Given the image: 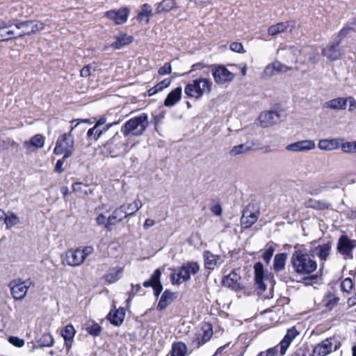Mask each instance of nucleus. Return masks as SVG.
<instances>
[{"mask_svg":"<svg viewBox=\"0 0 356 356\" xmlns=\"http://www.w3.org/2000/svg\"><path fill=\"white\" fill-rule=\"evenodd\" d=\"M212 89V82L207 78H198L186 84L184 93L188 97L200 99L204 94H209Z\"/></svg>","mask_w":356,"mask_h":356,"instance_id":"nucleus-4","label":"nucleus"},{"mask_svg":"<svg viewBox=\"0 0 356 356\" xmlns=\"http://www.w3.org/2000/svg\"><path fill=\"white\" fill-rule=\"evenodd\" d=\"M330 243L318 245L310 249L309 253L312 257L317 256L324 263L328 258L331 252Z\"/></svg>","mask_w":356,"mask_h":356,"instance_id":"nucleus-19","label":"nucleus"},{"mask_svg":"<svg viewBox=\"0 0 356 356\" xmlns=\"http://www.w3.org/2000/svg\"><path fill=\"white\" fill-rule=\"evenodd\" d=\"M88 332L94 336H97L101 332V327L97 324L92 325L87 327Z\"/></svg>","mask_w":356,"mask_h":356,"instance_id":"nucleus-61","label":"nucleus"},{"mask_svg":"<svg viewBox=\"0 0 356 356\" xmlns=\"http://www.w3.org/2000/svg\"><path fill=\"white\" fill-rule=\"evenodd\" d=\"M54 341L51 334L45 333L42 335L38 341L40 347H51L54 345Z\"/></svg>","mask_w":356,"mask_h":356,"instance_id":"nucleus-45","label":"nucleus"},{"mask_svg":"<svg viewBox=\"0 0 356 356\" xmlns=\"http://www.w3.org/2000/svg\"><path fill=\"white\" fill-rule=\"evenodd\" d=\"M356 246V241L342 235L338 241L337 249L341 254L349 256Z\"/></svg>","mask_w":356,"mask_h":356,"instance_id":"nucleus-21","label":"nucleus"},{"mask_svg":"<svg viewBox=\"0 0 356 356\" xmlns=\"http://www.w3.org/2000/svg\"><path fill=\"white\" fill-rule=\"evenodd\" d=\"M149 125L148 117L146 113H141L127 120L121 129L123 135L127 136H141Z\"/></svg>","mask_w":356,"mask_h":356,"instance_id":"nucleus-3","label":"nucleus"},{"mask_svg":"<svg viewBox=\"0 0 356 356\" xmlns=\"http://www.w3.org/2000/svg\"><path fill=\"white\" fill-rule=\"evenodd\" d=\"M122 273V268H113L105 275L104 278L107 282L112 284L120 279Z\"/></svg>","mask_w":356,"mask_h":356,"instance_id":"nucleus-42","label":"nucleus"},{"mask_svg":"<svg viewBox=\"0 0 356 356\" xmlns=\"http://www.w3.org/2000/svg\"><path fill=\"white\" fill-rule=\"evenodd\" d=\"M113 124L114 123H110L95 129V140H97L103 134L106 133Z\"/></svg>","mask_w":356,"mask_h":356,"instance_id":"nucleus-56","label":"nucleus"},{"mask_svg":"<svg viewBox=\"0 0 356 356\" xmlns=\"http://www.w3.org/2000/svg\"><path fill=\"white\" fill-rule=\"evenodd\" d=\"M286 258V254L285 253H280L275 255L273 260V269L276 272H280L284 268Z\"/></svg>","mask_w":356,"mask_h":356,"instance_id":"nucleus-40","label":"nucleus"},{"mask_svg":"<svg viewBox=\"0 0 356 356\" xmlns=\"http://www.w3.org/2000/svg\"><path fill=\"white\" fill-rule=\"evenodd\" d=\"M44 138L41 134H36L33 136L29 140H26L23 143L24 147L28 152H32L33 147L42 148L44 146Z\"/></svg>","mask_w":356,"mask_h":356,"instance_id":"nucleus-26","label":"nucleus"},{"mask_svg":"<svg viewBox=\"0 0 356 356\" xmlns=\"http://www.w3.org/2000/svg\"><path fill=\"white\" fill-rule=\"evenodd\" d=\"M182 88L181 87H177L172 90L166 97L164 100L163 105L166 107L174 106L181 98Z\"/></svg>","mask_w":356,"mask_h":356,"instance_id":"nucleus-27","label":"nucleus"},{"mask_svg":"<svg viewBox=\"0 0 356 356\" xmlns=\"http://www.w3.org/2000/svg\"><path fill=\"white\" fill-rule=\"evenodd\" d=\"M171 82H172L171 78H167V79H163V81H160L156 86L151 88L148 90L149 95L152 96V95L156 94L159 92L162 91L163 89L170 86Z\"/></svg>","mask_w":356,"mask_h":356,"instance_id":"nucleus-41","label":"nucleus"},{"mask_svg":"<svg viewBox=\"0 0 356 356\" xmlns=\"http://www.w3.org/2000/svg\"><path fill=\"white\" fill-rule=\"evenodd\" d=\"M211 72L214 81L217 84H224L230 82L235 77L234 73L229 72L225 67L221 65L213 67Z\"/></svg>","mask_w":356,"mask_h":356,"instance_id":"nucleus-9","label":"nucleus"},{"mask_svg":"<svg viewBox=\"0 0 356 356\" xmlns=\"http://www.w3.org/2000/svg\"><path fill=\"white\" fill-rule=\"evenodd\" d=\"M122 206L127 218H128L134 216L143 207V203L140 200L136 199L132 203H125Z\"/></svg>","mask_w":356,"mask_h":356,"instance_id":"nucleus-31","label":"nucleus"},{"mask_svg":"<svg viewBox=\"0 0 356 356\" xmlns=\"http://www.w3.org/2000/svg\"><path fill=\"white\" fill-rule=\"evenodd\" d=\"M76 122L74 126H72L70 130L67 133L60 135L56 143V146L54 149V153L57 155H63V159L70 157L74 152V139L72 132L78 127L81 122L88 123V120H74L71 123Z\"/></svg>","mask_w":356,"mask_h":356,"instance_id":"nucleus-2","label":"nucleus"},{"mask_svg":"<svg viewBox=\"0 0 356 356\" xmlns=\"http://www.w3.org/2000/svg\"><path fill=\"white\" fill-rule=\"evenodd\" d=\"M188 348L183 342H177L172 344L170 356H186Z\"/></svg>","mask_w":356,"mask_h":356,"instance_id":"nucleus-39","label":"nucleus"},{"mask_svg":"<svg viewBox=\"0 0 356 356\" xmlns=\"http://www.w3.org/2000/svg\"><path fill=\"white\" fill-rule=\"evenodd\" d=\"M341 150L345 153L356 152V141L342 143L340 141Z\"/></svg>","mask_w":356,"mask_h":356,"instance_id":"nucleus-49","label":"nucleus"},{"mask_svg":"<svg viewBox=\"0 0 356 356\" xmlns=\"http://www.w3.org/2000/svg\"><path fill=\"white\" fill-rule=\"evenodd\" d=\"M243 47L241 43L239 42H232L230 44V49L233 51L240 53L242 51Z\"/></svg>","mask_w":356,"mask_h":356,"instance_id":"nucleus-63","label":"nucleus"},{"mask_svg":"<svg viewBox=\"0 0 356 356\" xmlns=\"http://www.w3.org/2000/svg\"><path fill=\"white\" fill-rule=\"evenodd\" d=\"M95 71V68L91 65L84 66L81 70V76L82 77H88L91 74V72Z\"/></svg>","mask_w":356,"mask_h":356,"instance_id":"nucleus-60","label":"nucleus"},{"mask_svg":"<svg viewBox=\"0 0 356 356\" xmlns=\"http://www.w3.org/2000/svg\"><path fill=\"white\" fill-rule=\"evenodd\" d=\"M341 288L343 292L350 293L353 288V282L352 279L349 277L344 279L341 284Z\"/></svg>","mask_w":356,"mask_h":356,"instance_id":"nucleus-51","label":"nucleus"},{"mask_svg":"<svg viewBox=\"0 0 356 356\" xmlns=\"http://www.w3.org/2000/svg\"><path fill=\"white\" fill-rule=\"evenodd\" d=\"M172 72L171 65L169 63H165L163 66L161 67L158 73L159 75L170 74Z\"/></svg>","mask_w":356,"mask_h":356,"instance_id":"nucleus-59","label":"nucleus"},{"mask_svg":"<svg viewBox=\"0 0 356 356\" xmlns=\"http://www.w3.org/2000/svg\"><path fill=\"white\" fill-rule=\"evenodd\" d=\"M185 264L172 270L171 280L173 284L179 285L189 280Z\"/></svg>","mask_w":356,"mask_h":356,"instance_id":"nucleus-23","label":"nucleus"},{"mask_svg":"<svg viewBox=\"0 0 356 356\" xmlns=\"http://www.w3.org/2000/svg\"><path fill=\"white\" fill-rule=\"evenodd\" d=\"M275 248L273 245H268L265 251L262 253L261 257L266 264L270 261V259L274 254Z\"/></svg>","mask_w":356,"mask_h":356,"instance_id":"nucleus-50","label":"nucleus"},{"mask_svg":"<svg viewBox=\"0 0 356 356\" xmlns=\"http://www.w3.org/2000/svg\"><path fill=\"white\" fill-rule=\"evenodd\" d=\"M347 105V99L344 97H338L332 99L325 104L326 108L334 110L345 109Z\"/></svg>","mask_w":356,"mask_h":356,"instance_id":"nucleus-34","label":"nucleus"},{"mask_svg":"<svg viewBox=\"0 0 356 356\" xmlns=\"http://www.w3.org/2000/svg\"><path fill=\"white\" fill-rule=\"evenodd\" d=\"M340 346L341 343L336 338H327L314 346L312 356H326Z\"/></svg>","mask_w":356,"mask_h":356,"instance_id":"nucleus-6","label":"nucleus"},{"mask_svg":"<svg viewBox=\"0 0 356 356\" xmlns=\"http://www.w3.org/2000/svg\"><path fill=\"white\" fill-rule=\"evenodd\" d=\"M29 286V282L22 280V279L13 280L8 284L12 297L15 300H24L27 294Z\"/></svg>","mask_w":356,"mask_h":356,"instance_id":"nucleus-8","label":"nucleus"},{"mask_svg":"<svg viewBox=\"0 0 356 356\" xmlns=\"http://www.w3.org/2000/svg\"><path fill=\"white\" fill-rule=\"evenodd\" d=\"M177 8L175 0H163L156 8V13H168Z\"/></svg>","mask_w":356,"mask_h":356,"instance_id":"nucleus-36","label":"nucleus"},{"mask_svg":"<svg viewBox=\"0 0 356 356\" xmlns=\"http://www.w3.org/2000/svg\"><path fill=\"white\" fill-rule=\"evenodd\" d=\"M175 298V294L168 290H165L162 294L157 305V309L162 311L170 305Z\"/></svg>","mask_w":356,"mask_h":356,"instance_id":"nucleus-33","label":"nucleus"},{"mask_svg":"<svg viewBox=\"0 0 356 356\" xmlns=\"http://www.w3.org/2000/svg\"><path fill=\"white\" fill-rule=\"evenodd\" d=\"M254 280L257 289L261 291H265L266 285L264 283V266L261 262H257L254 266Z\"/></svg>","mask_w":356,"mask_h":356,"instance_id":"nucleus-24","label":"nucleus"},{"mask_svg":"<svg viewBox=\"0 0 356 356\" xmlns=\"http://www.w3.org/2000/svg\"><path fill=\"white\" fill-rule=\"evenodd\" d=\"M258 218V213L250 212L248 209H245L241 218V225L243 228H248L257 222Z\"/></svg>","mask_w":356,"mask_h":356,"instance_id":"nucleus-29","label":"nucleus"},{"mask_svg":"<svg viewBox=\"0 0 356 356\" xmlns=\"http://www.w3.org/2000/svg\"><path fill=\"white\" fill-rule=\"evenodd\" d=\"M152 15V6L148 3H144L141 6V10L138 13L137 19L140 22H145V24H148L149 22V17Z\"/></svg>","mask_w":356,"mask_h":356,"instance_id":"nucleus-35","label":"nucleus"},{"mask_svg":"<svg viewBox=\"0 0 356 356\" xmlns=\"http://www.w3.org/2000/svg\"><path fill=\"white\" fill-rule=\"evenodd\" d=\"M124 316V310L122 308H120L115 311H111L108 314L107 318L112 324L119 326L122 323Z\"/></svg>","mask_w":356,"mask_h":356,"instance_id":"nucleus-30","label":"nucleus"},{"mask_svg":"<svg viewBox=\"0 0 356 356\" xmlns=\"http://www.w3.org/2000/svg\"><path fill=\"white\" fill-rule=\"evenodd\" d=\"M290 27L289 22L277 23L270 26L268 29V33L270 35L275 36L279 33L286 31Z\"/></svg>","mask_w":356,"mask_h":356,"instance_id":"nucleus-37","label":"nucleus"},{"mask_svg":"<svg viewBox=\"0 0 356 356\" xmlns=\"http://www.w3.org/2000/svg\"><path fill=\"white\" fill-rule=\"evenodd\" d=\"M260 125L268 127L281 121V117L278 112L268 111L262 112L259 118Z\"/></svg>","mask_w":356,"mask_h":356,"instance_id":"nucleus-17","label":"nucleus"},{"mask_svg":"<svg viewBox=\"0 0 356 356\" xmlns=\"http://www.w3.org/2000/svg\"><path fill=\"white\" fill-rule=\"evenodd\" d=\"M252 149V147L246 143L232 147L229 150V154L231 156H236L246 154Z\"/></svg>","mask_w":356,"mask_h":356,"instance_id":"nucleus-38","label":"nucleus"},{"mask_svg":"<svg viewBox=\"0 0 356 356\" xmlns=\"http://www.w3.org/2000/svg\"><path fill=\"white\" fill-rule=\"evenodd\" d=\"M94 252L92 246H85L82 249H71L66 251L61 256L62 263L70 266H79L85 259Z\"/></svg>","mask_w":356,"mask_h":356,"instance_id":"nucleus-5","label":"nucleus"},{"mask_svg":"<svg viewBox=\"0 0 356 356\" xmlns=\"http://www.w3.org/2000/svg\"><path fill=\"white\" fill-rule=\"evenodd\" d=\"M341 39H339L335 42L329 43L323 49V56H325L330 61L339 60L343 53V50L339 47Z\"/></svg>","mask_w":356,"mask_h":356,"instance_id":"nucleus-11","label":"nucleus"},{"mask_svg":"<svg viewBox=\"0 0 356 356\" xmlns=\"http://www.w3.org/2000/svg\"><path fill=\"white\" fill-rule=\"evenodd\" d=\"M3 220L7 229H10L19 222V218L13 212L10 213L8 216L5 214Z\"/></svg>","mask_w":356,"mask_h":356,"instance_id":"nucleus-44","label":"nucleus"},{"mask_svg":"<svg viewBox=\"0 0 356 356\" xmlns=\"http://www.w3.org/2000/svg\"><path fill=\"white\" fill-rule=\"evenodd\" d=\"M315 142L312 140H300L286 145V149L293 152H305L314 149Z\"/></svg>","mask_w":356,"mask_h":356,"instance_id":"nucleus-15","label":"nucleus"},{"mask_svg":"<svg viewBox=\"0 0 356 356\" xmlns=\"http://www.w3.org/2000/svg\"><path fill=\"white\" fill-rule=\"evenodd\" d=\"M106 118L102 117V118H99L95 123V126L93 127L90 128L88 131V132H87L88 137L90 138V136L93 134V131H95V129H97L102 126L106 125Z\"/></svg>","mask_w":356,"mask_h":356,"instance_id":"nucleus-52","label":"nucleus"},{"mask_svg":"<svg viewBox=\"0 0 356 356\" xmlns=\"http://www.w3.org/2000/svg\"><path fill=\"white\" fill-rule=\"evenodd\" d=\"M300 334L296 327H292L287 330L286 334L280 341L279 346L280 347V353L284 355L288 348L290 346L293 341Z\"/></svg>","mask_w":356,"mask_h":356,"instance_id":"nucleus-16","label":"nucleus"},{"mask_svg":"<svg viewBox=\"0 0 356 356\" xmlns=\"http://www.w3.org/2000/svg\"><path fill=\"white\" fill-rule=\"evenodd\" d=\"M123 207L121 205L120 207L116 208L112 213L111 216H110L107 219V224L105 225V228L108 231H111L112 228L111 225H115L120 222H122L124 218H127L126 214L123 210Z\"/></svg>","mask_w":356,"mask_h":356,"instance_id":"nucleus-22","label":"nucleus"},{"mask_svg":"<svg viewBox=\"0 0 356 356\" xmlns=\"http://www.w3.org/2000/svg\"><path fill=\"white\" fill-rule=\"evenodd\" d=\"M106 147L111 156H117L127 152L126 147L122 142L121 136L118 134L107 142Z\"/></svg>","mask_w":356,"mask_h":356,"instance_id":"nucleus-10","label":"nucleus"},{"mask_svg":"<svg viewBox=\"0 0 356 356\" xmlns=\"http://www.w3.org/2000/svg\"><path fill=\"white\" fill-rule=\"evenodd\" d=\"M294 356H312L307 346H302L294 353Z\"/></svg>","mask_w":356,"mask_h":356,"instance_id":"nucleus-58","label":"nucleus"},{"mask_svg":"<svg viewBox=\"0 0 356 356\" xmlns=\"http://www.w3.org/2000/svg\"><path fill=\"white\" fill-rule=\"evenodd\" d=\"M275 72V69H274L273 63H272L271 64H270L266 67V68L264 71V74H265V76H272L274 75Z\"/></svg>","mask_w":356,"mask_h":356,"instance_id":"nucleus-62","label":"nucleus"},{"mask_svg":"<svg viewBox=\"0 0 356 356\" xmlns=\"http://www.w3.org/2000/svg\"><path fill=\"white\" fill-rule=\"evenodd\" d=\"M203 258L204 267L209 270H213L218 264L222 263L220 257L214 255L208 250L204 252Z\"/></svg>","mask_w":356,"mask_h":356,"instance_id":"nucleus-28","label":"nucleus"},{"mask_svg":"<svg viewBox=\"0 0 356 356\" xmlns=\"http://www.w3.org/2000/svg\"><path fill=\"white\" fill-rule=\"evenodd\" d=\"M161 270L158 268L154 272L149 280L143 282V286H152L153 288L156 296H158L163 290V286L161 282Z\"/></svg>","mask_w":356,"mask_h":356,"instance_id":"nucleus-18","label":"nucleus"},{"mask_svg":"<svg viewBox=\"0 0 356 356\" xmlns=\"http://www.w3.org/2000/svg\"><path fill=\"white\" fill-rule=\"evenodd\" d=\"M15 27L17 33V37L22 38L42 31L44 28V24L37 20H29L15 24Z\"/></svg>","mask_w":356,"mask_h":356,"instance_id":"nucleus-7","label":"nucleus"},{"mask_svg":"<svg viewBox=\"0 0 356 356\" xmlns=\"http://www.w3.org/2000/svg\"><path fill=\"white\" fill-rule=\"evenodd\" d=\"M131 291H130L129 293V298L128 299V300H129V299L134 296L137 293L140 292V290H141V286L140 284H136V285H134L133 284H131Z\"/></svg>","mask_w":356,"mask_h":356,"instance_id":"nucleus-64","label":"nucleus"},{"mask_svg":"<svg viewBox=\"0 0 356 356\" xmlns=\"http://www.w3.org/2000/svg\"><path fill=\"white\" fill-rule=\"evenodd\" d=\"M187 274L188 275L189 279L191 275H195L200 270V265L195 261H188L185 264Z\"/></svg>","mask_w":356,"mask_h":356,"instance_id":"nucleus-48","label":"nucleus"},{"mask_svg":"<svg viewBox=\"0 0 356 356\" xmlns=\"http://www.w3.org/2000/svg\"><path fill=\"white\" fill-rule=\"evenodd\" d=\"M310 202L312 204L309 206L318 210H324L328 209L331 206V204L325 200H311Z\"/></svg>","mask_w":356,"mask_h":356,"instance_id":"nucleus-47","label":"nucleus"},{"mask_svg":"<svg viewBox=\"0 0 356 356\" xmlns=\"http://www.w3.org/2000/svg\"><path fill=\"white\" fill-rule=\"evenodd\" d=\"M130 10L127 7H123L118 10H111L105 13V16L113 20L116 24H122L128 19Z\"/></svg>","mask_w":356,"mask_h":356,"instance_id":"nucleus-12","label":"nucleus"},{"mask_svg":"<svg viewBox=\"0 0 356 356\" xmlns=\"http://www.w3.org/2000/svg\"><path fill=\"white\" fill-rule=\"evenodd\" d=\"M356 26V19H353L351 22L346 24L343 29L339 32V39L342 40L343 38L346 37L351 31H353Z\"/></svg>","mask_w":356,"mask_h":356,"instance_id":"nucleus-43","label":"nucleus"},{"mask_svg":"<svg viewBox=\"0 0 356 356\" xmlns=\"http://www.w3.org/2000/svg\"><path fill=\"white\" fill-rule=\"evenodd\" d=\"M115 41L112 43L111 46L115 49H121L125 45L131 43L134 38L125 33H119L115 35Z\"/></svg>","mask_w":356,"mask_h":356,"instance_id":"nucleus-32","label":"nucleus"},{"mask_svg":"<svg viewBox=\"0 0 356 356\" xmlns=\"http://www.w3.org/2000/svg\"><path fill=\"white\" fill-rule=\"evenodd\" d=\"M213 335V330L211 325H205L202 329L195 334L193 339V344L194 346L199 348L207 343Z\"/></svg>","mask_w":356,"mask_h":356,"instance_id":"nucleus-13","label":"nucleus"},{"mask_svg":"<svg viewBox=\"0 0 356 356\" xmlns=\"http://www.w3.org/2000/svg\"><path fill=\"white\" fill-rule=\"evenodd\" d=\"M75 334V330L72 325H66L61 331V335L64 338L65 341H71Z\"/></svg>","mask_w":356,"mask_h":356,"instance_id":"nucleus-46","label":"nucleus"},{"mask_svg":"<svg viewBox=\"0 0 356 356\" xmlns=\"http://www.w3.org/2000/svg\"><path fill=\"white\" fill-rule=\"evenodd\" d=\"M8 341L10 343L17 348H22L25 344V341L24 339L14 336H10L8 338Z\"/></svg>","mask_w":356,"mask_h":356,"instance_id":"nucleus-55","label":"nucleus"},{"mask_svg":"<svg viewBox=\"0 0 356 356\" xmlns=\"http://www.w3.org/2000/svg\"><path fill=\"white\" fill-rule=\"evenodd\" d=\"M290 263L295 273L300 275H307L314 272L317 268L316 261L312 259L309 251L301 247H295Z\"/></svg>","mask_w":356,"mask_h":356,"instance_id":"nucleus-1","label":"nucleus"},{"mask_svg":"<svg viewBox=\"0 0 356 356\" xmlns=\"http://www.w3.org/2000/svg\"><path fill=\"white\" fill-rule=\"evenodd\" d=\"M340 141L342 138H329L321 139L318 141V147L321 150L332 151L337 149L340 147Z\"/></svg>","mask_w":356,"mask_h":356,"instance_id":"nucleus-25","label":"nucleus"},{"mask_svg":"<svg viewBox=\"0 0 356 356\" xmlns=\"http://www.w3.org/2000/svg\"><path fill=\"white\" fill-rule=\"evenodd\" d=\"M339 298L333 296H329L324 300L325 306L329 309H332L338 302Z\"/></svg>","mask_w":356,"mask_h":356,"instance_id":"nucleus-53","label":"nucleus"},{"mask_svg":"<svg viewBox=\"0 0 356 356\" xmlns=\"http://www.w3.org/2000/svg\"><path fill=\"white\" fill-rule=\"evenodd\" d=\"M241 277L236 272L232 271L222 280V284L235 291L243 289V286L240 283Z\"/></svg>","mask_w":356,"mask_h":356,"instance_id":"nucleus-20","label":"nucleus"},{"mask_svg":"<svg viewBox=\"0 0 356 356\" xmlns=\"http://www.w3.org/2000/svg\"><path fill=\"white\" fill-rule=\"evenodd\" d=\"M273 63L274 69H275V71L277 72L285 73L287 71L292 70L291 67L286 66V65H284L277 60L273 62Z\"/></svg>","mask_w":356,"mask_h":356,"instance_id":"nucleus-54","label":"nucleus"},{"mask_svg":"<svg viewBox=\"0 0 356 356\" xmlns=\"http://www.w3.org/2000/svg\"><path fill=\"white\" fill-rule=\"evenodd\" d=\"M278 354V346L268 348L265 351L260 352L257 356H277Z\"/></svg>","mask_w":356,"mask_h":356,"instance_id":"nucleus-57","label":"nucleus"},{"mask_svg":"<svg viewBox=\"0 0 356 356\" xmlns=\"http://www.w3.org/2000/svg\"><path fill=\"white\" fill-rule=\"evenodd\" d=\"M13 22L12 20L6 22L0 19V42L18 38L15 29H8L13 26Z\"/></svg>","mask_w":356,"mask_h":356,"instance_id":"nucleus-14","label":"nucleus"}]
</instances>
